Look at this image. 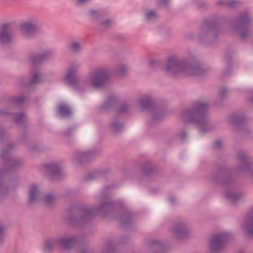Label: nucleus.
<instances>
[{
    "label": "nucleus",
    "mask_w": 253,
    "mask_h": 253,
    "mask_svg": "<svg viewBox=\"0 0 253 253\" xmlns=\"http://www.w3.org/2000/svg\"><path fill=\"white\" fill-rule=\"evenodd\" d=\"M111 188L110 186L104 187L101 194L102 201L94 209L80 206L70 209V214L68 216L67 220L73 225L82 226L89 223L95 213H99L103 216L112 214L115 210V204L109 195L106 194L107 192Z\"/></svg>",
    "instance_id": "nucleus-1"
},
{
    "label": "nucleus",
    "mask_w": 253,
    "mask_h": 253,
    "mask_svg": "<svg viewBox=\"0 0 253 253\" xmlns=\"http://www.w3.org/2000/svg\"><path fill=\"white\" fill-rule=\"evenodd\" d=\"M110 79V73L107 68H102L95 70L86 79H82L78 75L75 68L69 69L64 80L74 90L80 91L90 85L96 89H103L106 87Z\"/></svg>",
    "instance_id": "nucleus-2"
},
{
    "label": "nucleus",
    "mask_w": 253,
    "mask_h": 253,
    "mask_svg": "<svg viewBox=\"0 0 253 253\" xmlns=\"http://www.w3.org/2000/svg\"><path fill=\"white\" fill-rule=\"evenodd\" d=\"M3 133L4 130L0 126V145L1 148L0 157L5 163L4 167L0 169V202L9 192V172L22 163L21 159L11 156V151L14 148V145L9 143L7 139H4Z\"/></svg>",
    "instance_id": "nucleus-3"
},
{
    "label": "nucleus",
    "mask_w": 253,
    "mask_h": 253,
    "mask_svg": "<svg viewBox=\"0 0 253 253\" xmlns=\"http://www.w3.org/2000/svg\"><path fill=\"white\" fill-rule=\"evenodd\" d=\"M166 74L172 76L180 75L202 76L208 70L193 57L179 58L169 57L164 68Z\"/></svg>",
    "instance_id": "nucleus-4"
},
{
    "label": "nucleus",
    "mask_w": 253,
    "mask_h": 253,
    "mask_svg": "<svg viewBox=\"0 0 253 253\" xmlns=\"http://www.w3.org/2000/svg\"><path fill=\"white\" fill-rule=\"evenodd\" d=\"M234 174L225 168H220L213 171L210 176L211 180L215 184H219L227 189L225 192V198L231 203H236L243 201L245 193L237 191L233 189L236 187V181L231 175Z\"/></svg>",
    "instance_id": "nucleus-5"
},
{
    "label": "nucleus",
    "mask_w": 253,
    "mask_h": 253,
    "mask_svg": "<svg viewBox=\"0 0 253 253\" xmlns=\"http://www.w3.org/2000/svg\"><path fill=\"white\" fill-rule=\"evenodd\" d=\"M208 107L207 102H196L181 112V118L185 123L191 122L199 126L202 133L206 132L212 128L207 114Z\"/></svg>",
    "instance_id": "nucleus-6"
},
{
    "label": "nucleus",
    "mask_w": 253,
    "mask_h": 253,
    "mask_svg": "<svg viewBox=\"0 0 253 253\" xmlns=\"http://www.w3.org/2000/svg\"><path fill=\"white\" fill-rule=\"evenodd\" d=\"M138 104L142 110H147L150 112L151 115V120L149 122L150 126L154 125L164 116V111L156 106L155 99L151 95L142 96L138 100Z\"/></svg>",
    "instance_id": "nucleus-7"
},
{
    "label": "nucleus",
    "mask_w": 253,
    "mask_h": 253,
    "mask_svg": "<svg viewBox=\"0 0 253 253\" xmlns=\"http://www.w3.org/2000/svg\"><path fill=\"white\" fill-rule=\"evenodd\" d=\"M238 163L232 169V172L253 178V169L251 167L252 159L244 151L237 154Z\"/></svg>",
    "instance_id": "nucleus-8"
},
{
    "label": "nucleus",
    "mask_w": 253,
    "mask_h": 253,
    "mask_svg": "<svg viewBox=\"0 0 253 253\" xmlns=\"http://www.w3.org/2000/svg\"><path fill=\"white\" fill-rule=\"evenodd\" d=\"M216 27V22L213 21H209L202 26L199 36L200 42L207 45L212 43L213 42L212 38L214 40L218 33Z\"/></svg>",
    "instance_id": "nucleus-9"
},
{
    "label": "nucleus",
    "mask_w": 253,
    "mask_h": 253,
    "mask_svg": "<svg viewBox=\"0 0 253 253\" xmlns=\"http://www.w3.org/2000/svg\"><path fill=\"white\" fill-rule=\"evenodd\" d=\"M25 97L23 95H19L14 96L11 98V102L9 103L6 110L5 109H0V114L2 115H13V121L17 125H21L24 124L27 119L26 114L23 113H12L8 110L14 108L16 105H21L24 100Z\"/></svg>",
    "instance_id": "nucleus-10"
},
{
    "label": "nucleus",
    "mask_w": 253,
    "mask_h": 253,
    "mask_svg": "<svg viewBox=\"0 0 253 253\" xmlns=\"http://www.w3.org/2000/svg\"><path fill=\"white\" fill-rule=\"evenodd\" d=\"M231 238V235L222 232L213 235L210 240V248L211 253H219L223 248L226 242Z\"/></svg>",
    "instance_id": "nucleus-11"
},
{
    "label": "nucleus",
    "mask_w": 253,
    "mask_h": 253,
    "mask_svg": "<svg viewBox=\"0 0 253 253\" xmlns=\"http://www.w3.org/2000/svg\"><path fill=\"white\" fill-rule=\"evenodd\" d=\"M171 230L174 235L180 239L187 238L190 232L188 223L183 219L176 221Z\"/></svg>",
    "instance_id": "nucleus-12"
},
{
    "label": "nucleus",
    "mask_w": 253,
    "mask_h": 253,
    "mask_svg": "<svg viewBox=\"0 0 253 253\" xmlns=\"http://www.w3.org/2000/svg\"><path fill=\"white\" fill-rule=\"evenodd\" d=\"M20 29L23 35L28 38H32L41 32L39 25L34 21H27L20 25Z\"/></svg>",
    "instance_id": "nucleus-13"
},
{
    "label": "nucleus",
    "mask_w": 253,
    "mask_h": 253,
    "mask_svg": "<svg viewBox=\"0 0 253 253\" xmlns=\"http://www.w3.org/2000/svg\"><path fill=\"white\" fill-rule=\"evenodd\" d=\"M252 22L251 13L247 10L239 13L237 19L232 22L233 29L240 30L243 27L248 26Z\"/></svg>",
    "instance_id": "nucleus-14"
},
{
    "label": "nucleus",
    "mask_w": 253,
    "mask_h": 253,
    "mask_svg": "<svg viewBox=\"0 0 253 253\" xmlns=\"http://www.w3.org/2000/svg\"><path fill=\"white\" fill-rule=\"evenodd\" d=\"M13 39L11 25L5 23L0 25V44L8 45L12 42Z\"/></svg>",
    "instance_id": "nucleus-15"
},
{
    "label": "nucleus",
    "mask_w": 253,
    "mask_h": 253,
    "mask_svg": "<svg viewBox=\"0 0 253 253\" xmlns=\"http://www.w3.org/2000/svg\"><path fill=\"white\" fill-rule=\"evenodd\" d=\"M241 227L248 237L253 238V207L248 211Z\"/></svg>",
    "instance_id": "nucleus-16"
},
{
    "label": "nucleus",
    "mask_w": 253,
    "mask_h": 253,
    "mask_svg": "<svg viewBox=\"0 0 253 253\" xmlns=\"http://www.w3.org/2000/svg\"><path fill=\"white\" fill-rule=\"evenodd\" d=\"M100 154V151L98 149H92L86 151H77L74 156V161L78 164H82L86 162Z\"/></svg>",
    "instance_id": "nucleus-17"
},
{
    "label": "nucleus",
    "mask_w": 253,
    "mask_h": 253,
    "mask_svg": "<svg viewBox=\"0 0 253 253\" xmlns=\"http://www.w3.org/2000/svg\"><path fill=\"white\" fill-rule=\"evenodd\" d=\"M53 53L51 49L46 50L41 53H32L29 56L28 61L31 64L36 65L51 58Z\"/></svg>",
    "instance_id": "nucleus-18"
},
{
    "label": "nucleus",
    "mask_w": 253,
    "mask_h": 253,
    "mask_svg": "<svg viewBox=\"0 0 253 253\" xmlns=\"http://www.w3.org/2000/svg\"><path fill=\"white\" fill-rule=\"evenodd\" d=\"M45 168L49 178L51 180L57 179L61 177L62 166L57 162H51L47 164Z\"/></svg>",
    "instance_id": "nucleus-19"
},
{
    "label": "nucleus",
    "mask_w": 253,
    "mask_h": 253,
    "mask_svg": "<svg viewBox=\"0 0 253 253\" xmlns=\"http://www.w3.org/2000/svg\"><path fill=\"white\" fill-rule=\"evenodd\" d=\"M59 246L64 250H69L73 247L78 241L76 236H64L57 238Z\"/></svg>",
    "instance_id": "nucleus-20"
},
{
    "label": "nucleus",
    "mask_w": 253,
    "mask_h": 253,
    "mask_svg": "<svg viewBox=\"0 0 253 253\" xmlns=\"http://www.w3.org/2000/svg\"><path fill=\"white\" fill-rule=\"evenodd\" d=\"M41 74L38 72H34L30 80L26 77H22L19 80L20 84L23 86L33 85L41 83Z\"/></svg>",
    "instance_id": "nucleus-21"
},
{
    "label": "nucleus",
    "mask_w": 253,
    "mask_h": 253,
    "mask_svg": "<svg viewBox=\"0 0 253 253\" xmlns=\"http://www.w3.org/2000/svg\"><path fill=\"white\" fill-rule=\"evenodd\" d=\"M228 121L235 127H240L246 124V119L243 114H234L228 117Z\"/></svg>",
    "instance_id": "nucleus-22"
},
{
    "label": "nucleus",
    "mask_w": 253,
    "mask_h": 253,
    "mask_svg": "<svg viewBox=\"0 0 253 253\" xmlns=\"http://www.w3.org/2000/svg\"><path fill=\"white\" fill-rule=\"evenodd\" d=\"M40 192L36 184L30 186L29 188L28 203L31 205L36 203L40 198Z\"/></svg>",
    "instance_id": "nucleus-23"
},
{
    "label": "nucleus",
    "mask_w": 253,
    "mask_h": 253,
    "mask_svg": "<svg viewBox=\"0 0 253 253\" xmlns=\"http://www.w3.org/2000/svg\"><path fill=\"white\" fill-rule=\"evenodd\" d=\"M123 124L120 121L118 117L113 118L110 121L109 129L114 134H117L123 129Z\"/></svg>",
    "instance_id": "nucleus-24"
},
{
    "label": "nucleus",
    "mask_w": 253,
    "mask_h": 253,
    "mask_svg": "<svg viewBox=\"0 0 253 253\" xmlns=\"http://www.w3.org/2000/svg\"><path fill=\"white\" fill-rule=\"evenodd\" d=\"M148 248L153 252L160 253L164 251L165 245L160 241L153 239L149 242Z\"/></svg>",
    "instance_id": "nucleus-25"
},
{
    "label": "nucleus",
    "mask_w": 253,
    "mask_h": 253,
    "mask_svg": "<svg viewBox=\"0 0 253 253\" xmlns=\"http://www.w3.org/2000/svg\"><path fill=\"white\" fill-rule=\"evenodd\" d=\"M57 246L59 245L57 238L47 239L44 242L43 251L44 253H50Z\"/></svg>",
    "instance_id": "nucleus-26"
},
{
    "label": "nucleus",
    "mask_w": 253,
    "mask_h": 253,
    "mask_svg": "<svg viewBox=\"0 0 253 253\" xmlns=\"http://www.w3.org/2000/svg\"><path fill=\"white\" fill-rule=\"evenodd\" d=\"M117 103V98L114 96H110L108 100L101 106L102 111H107L114 109Z\"/></svg>",
    "instance_id": "nucleus-27"
},
{
    "label": "nucleus",
    "mask_w": 253,
    "mask_h": 253,
    "mask_svg": "<svg viewBox=\"0 0 253 253\" xmlns=\"http://www.w3.org/2000/svg\"><path fill=\"white\" fill-rule=\"evenodd\" d=\"M58 113L60 116L65 118L70 117L72 114L70 107L67 104L64 103L59 105Z\"/></svg>",
    "instance_id": "nucleus-28"
},
{
    "label": "nucleus",
    "mask_w": 253,
    "mask_h": 253,
    "mask_svg": "<svg viewBox=\"0 0 253 253\" xmlns=\"http://www.w3.org/2000/svg\"><path fill=\"white\" fill-rule=\"evenodd\" d=\"M116 248L112 241L107 240L104 246L103 253H116Z\"/></svg>",
    "instance_id": "nucleus-29"
},
{
    "label": "nucleus",
    "mask_w": 253,
    "mask_h": 253,
    "mask_svg": "<svg viewBox=\"0 0 253 253\" xmlns=\"http://www.w3.org/2000/svg\"><path fill=\"white\" fill-rule=\"evenodd\" d=\"M247 27L248 26L243 27L239 30L237 29H234L239 33L240 38L243 40L249 38L251 35V32L248 29Z\"/></svg>",
    "instance_id": "nucleus-30"
},
{
    "label": "nucleus",
    "mask_w": 253,
    "mask_h": 253,
    "mask_svg": "<svg viewBox=\"0 0 253 253\" xmlns=\"http://www.w3.org/2000/svg\"><path fill=\"white\" fill-rule=\"evenodd\" d=\"M121 226L126 228L132 222L131 215L130 214H124L121 216Z\"/></svg>",
    "instance_id": "nucleus-31"
},
{
    "label": "nucleus",
    "mask_w": 253,
    "mask_h": 253,
    "mask_svg": "<svg viewBox=\"0 0 253 253\" xmlns=\"http://www.w3.org/2000/svg\"><path fill=\"white\" fill-rule=\"evenodd\" d=\"M158 15L157 13L153 10H147L145 12V18L148 21H151L157 19Z\"/></svg>",
    "instance_id": "nucleus-32"
},
{
    "label": "nucleus",
    "mask_w": 253,
    "mask_h": 253,
    "mask_svg": "<svg viewBox=\"0 0 253 253\" xmlns=\"http://www.w3.org/2000/svg\"><path fill=\"white\" fill-rule=\"evenodd\" d=\"M102 177V174L97 172H93L87 174L85 176V179L87 181L92 180Z\"/></svg>",
    "instance_id": "nucleus-33"
},
{
    "label": "nucleus",
    "mask_w": 253,
    "mask_h": 253,
    "mask_svg": "<svg viewBox=\"0 0 253 253\" xmlns=\"http://www.w3.org/2000/svg\"><path fill=\"white\" fill-rule=\"evenodd\" d=\"M71 50L74 52H79L82 49L81 44L77 42L73 41L70 45Z\"/></svg>",
    "instance_id": "nucleus-34"
},
{
    "label": "nucleus",
    "mask_w": 253,
    "mask_h": 253,
    "mask_svg": "<svg viewBox=\"0 0 253 253\" xmlns=\"http://www.w3.org/2000/svg\"><path fill=\"white\" fill-rule=\"evenodd\" d=\"M27 146L29 151L32 153L39 152L40 151V147L37 144L27 143Z\"/></svg>",
    "instance_id": "nucleus-35"
},
{
    "label": "nucleus",
    "mask_w": 253,
    "mask_h": 253,
    "mask_svg": "<svg viewBox=\"0 0 253 253\" xmlns=\"http://www.w3.org/2000/svg\"><path fill=\"white\" fill-rule=\"evenodd\" d=\"M55 199V196L51 194H47L44 197V201L47 206L51 205Z\"/></svg>",
    "instance_id": "nucleus-36"
},
{
    "label": "nucleus",
    "mask_w": 253,
    "mask_h": 253,
    "mask_svg": "<svg viewBox=\"0 0 253 253\" xmlns=\"http://www.w3.org/2000/svg\"><path fill=\"white\" fill-rule=\"evenodd\" d=\"M127 71V68L126 65H120L116 69V72L119 75H124Z\"/></svg>",
    "instance_id": "nucleus-37"
},
{
    "label": "nucleus",
    "mask_w": 253,
    "mask_h": 253,
    "mask_svg": "<svg viewBox=\"0 0 253 253\" xmlns=\"http://www.w3.org/2000/svg\"><path fill=\"white\" fill-rule=\"evenodd\" d=\"M153 168L150 165H144L142 167L143 173L147 175H150L153 172Z\"/></svg>",
    "instance_id": "nucleus-38"
},
{
    "label": "nucleus",
    "mask_w": 253,
    "mask_h": 253,
    "mask_svg": "<svg viewBox=\"0 0 253 253\" xmlns=\"http://www.w3.org/2000/svg\"><path fill=\"white\" fill-rule=\"evenodd\" d=\"M113 20L111 19H107L102 21L100 23V26L103 29L109 28L112 24Z\"/></svg>",
    "instance_id": "nucleus-39"
},
{
    "label": "nucleus",
    "mask_w": 253,
    "mask_h": 253,
    "mask_svg": "<svg viewBox=\"0 0 253 253\" xmlns=\"http://www.w3.org/2000/svg\"><path fill=\"white\" fill-rule=\"evenodd\" d=\"M6 233V226L3 224L0 223V243L3 241Z\"/></svg>",
    "instance_id": "nucleus-40"
},
{
    "label": "nucleus",
    "mask_w": 253,
    "mask_h": 253,
    "mask_svg": "<svg viewBox=\"0 0 253 253\" xmlns=\"http://www.w3.org/2000/svg\"><path fill=\"white\" fill-rule=\"evenodd\" d=\"M76 128L74 126H72L68 128L63 132V135L65 136L69 137L71 136L73 132L76 130Z\"/></svg>",
    "instance_id": "nucleus-41"
},
{
    "label": "nucleus",
    "mask_w": 253,
    "mask_h": 253,
    "mask_svg": "<svg viewBox=\"0 0 253 253\" xmlns=\"http://www.w3.org/2000/svg\"><path fill=\"white\" fill-rule=\"evenodd\" d=\"M128 110V106L127 104H124L122 105L117 110V112L119 114L124 113L127 112Z\"/></svg>",
    "instance_id": "nucleus-42"
},
{
    "label": "nucleus",
    "mask_w": 253,
    "mask_h": 253,
    "mask_svg": "<svg viewBox=\"0 0 253 253\" xmlns=\"http://www.w3.org/2000/svg\"><path fill=\"white\" fill-rule=\"evenodd\" d=\"M239 4V2L237 1L234 0H227L226 6L233 8L236 7Z\"/></svg>",
    "instance_id": "nucleus-43"
},
{
    "label": "nucleus",
    "mask_w": 253,
    "mask_h": 253,
    "mask_svg": "<svg viewBox=\"0 0 253 253\" xmlns=\"http://www.w3.org/2000/svg\"><path fill=\"white\" fill-rule=\"evenodd\" d=\"M228 93V89L225 87H222L219 91L218 95L221 99H223Z\"/></svg>",
    "instance_id": "nucleus-44"
},
{
    "label": "nucleus",
    "mask_w": 253,
    "mask_h": 253,
    "mask_svg": "<svg viewBox=\"0 0 253 253\" xmlns=\"http://www.w3.org/2000/svg\"><path fill=\"white\" fill-rule=\"evenodd\" d=\"M169 0H157V4L159 5L167 6Z\"/></svg>",
    "instance_id": "nucleus-45"
},
{
    "label": "nucleus",
    "mask_w": 253,
    "mask_h": 253,
    "mask_svg": "<svg viewBox=\"0 0 253 253\" xmlns=\"http://www.w3.org/2000/svg\"><path fill=\"white\" fill-rule=\"evenodd\" d=\"M98 12L95 10L91 9L90 10V15L94 18H96L98 16Z\"/></svg>",
    "instance_id": "nucleus-46"
},
{
    "label": "nucleus",
    "mask_w": 253,
    "mask_h": 253,
    "mask_svg": "<svg viewBox=\"0 0 253 253\" xmlns=\"http://www.w3.org/2000/svg\"><path fill=\"white\" fill-rule=\"evenodd\" d=\"M90 1V0H77V5L78 6H82L85 4L87 2Z\"/></svg>",
    "instance_id": "nucleus-47"
},
{
    "label": "nucleus",
    "mask_w": 253,
    "mask_h": 253,
    "mask_svg": "<svg viewBox=\"0 0 253 253\" xmlns=\"http://www.w3.org/2000/svg\"><path fill=\"white\" fill-rule=\"evenodd\" d=\"M221 146H222V143H221V141L219 140L215 141L213 144V147L215 148H217V149L221 147Z\"/></svg>",
    "instance_id": "nucleus-48"
},
{
    "label": "nucleus",
    "mask_w": 253,
    "mask_h": 253,
    "mask_svg": "<svg viewBox=\"0 0 253 253\" xmlns=\"http://www.w3.org/2000/svg\"><path fill=\"white\" fill-rule=\"evenodd\" d=\"M227 2V0H219L216 2L217 5H223L226 6V3Z\"/></svg>",
    "instance_id": "nucleus-49"
},
{
    "label": "nucleus",
    "mask_w": 253,
    "mask_h": 253,
    "mask_svg": "<svg viewBox=\"0 0 253 253\" xmlns=\"http://www.w3.org/2000/svg\"><path fill=\"white\" fill-rule=\"evenodd\" d=\"M179 137L181 140H183L187 136V134L185 132H181L178 134Z\"/></svg>",
    "instance_id": "nucleus-50"
},
{
    "label": "nucleus",
    "mask_w": 253,
    "mask_h": 253,
    "mask_svg": "<svg viewBox=\"0 0 253 253\" xmlns=\"http://www.w3.org/2000/svg\"><path fill=\"white\" fill-rule=\"evenodd\" d=\"M230 71V67H227V68L226 69L225 71H224L222 73V76L224 77V76L228 75L229 74Z\"/></svg>",
    "instance_id": "nucleus-51"
},
{
    "label": "nucleus",
    "mask_w": 253,
    "mask_h": 253,
    "mask_svg": "<svg viewBox=\"0 0 253 253\" xmlns=\"http://www.w3.org/2000/svg\"><path fill=\"white\" fill-rule=\"evenodd\" d=\"M169 200L171 204H174L176 202V200L175 198L173 196H170L169 198Z\"/></svg>",
    "instance_id": "nucleus-52"
},
{
    "label": "nucleus",
    "mask_w": 253,
    "mask_h": 253,
    "mask_svg": "<svg viewBox=\"0 0 253 253\" xmlns=\"http://www.w3.org/2000/svg\"><path fill=\"white\" fill-rule=\"evenodd\" d=\"M126 237H123L121 239V242H125L126 241Z\"/></svg>",
    "instance_id": "nucleus-53"
},
{
    "label": "nucleus",
    "mask_w": 253,
    "mask_h": 253,
    "mask_svg": "<svg viewBox=\"0 0 253 253\" xmlns=\"http://www.w3.org/2000/svg\"><path fill=\"white\" fill-rule=\"evenodd\" d=\"M156 62H157V61H151L150 63L151 66H153V65H154V64Z\"/></svg>",
    "instance_id": "nucleus-54"
},
{
    "label": "nucleus",
    "mask_w": 253,
    "mask_h": 253,
    "mask_svg": "<svg viewBox=\"0 0 253 253\" xmlns=\"http://www.w3.org/2000/svg\"><path fill=\"white\" fill-rule=\"evenodd\" d=\"M81 253H87V251L86 250L84 249L81 251Z\"/></svg>",
    "instance_id": "nucleus-55"
},
{
    "label": "nucleus",
    "mask_w": 253,
    "mask_h": 253,
    "mask_svg": "<svg viewBox=\"0 0 253 253\" xmlns=\"http://www.w3.org/2000/svg\"><path fill=\"white\" fill-rule=\"evenodd\" d=\"M251 99L252 101L253 102V93L252 94Z\"/></svg>",
    "instance_id": "nucleus-56"
}]
</instances>
